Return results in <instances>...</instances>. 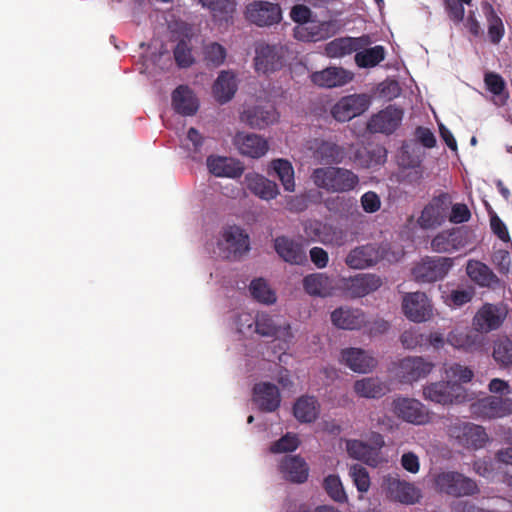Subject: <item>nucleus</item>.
Wrapping results in <instances>:
<instances>
[{"mask_svg": "<svg viewBox=\"0 0 512 512\" xmlns=\"http://www.w3.org/2000/svg\"><path fill=\"white\" fill-rule=\"evenodd\" d=\"M386 257V249L376 244H366L352 249L345 258V263L353 269H365L376 265Z\"/></svg>", "mask_w": 512, "mask_h": 512, "instance_id": "nucleus-13", "label": "nucleus"}, {"mask_svg": "<svg viewBox=\"0 0 512 512\" xmlns=\"http://www.w3.org/2000/svg\"><path fill=\"white\" fill-rule=\"evenodd\" d=\"M472 411L482 419L504 418L512 414V398L487 396L474 403Z\"/></svg>", "mask_w": 512, "mask_h": 512, "instance_id": "nucleus-10", "label": "nucleus"}, {"mask_svg": "<svg viewBox=\"0 0 512 512\" xmlns=\"http://www.w3.org/2000/svg\"><path fill=\"white\" fill-rule=\"evenodd\" d=\"M456 430L458 431L456 437L466 447L478 449L483 447L488 440L485 429L473 423H462L456 427Z\"/></svg>", "mask_w": 512, "mask_h": 512, "instance_id": "nucleus-30", "label": "nucleus"}, {"mask_svg": "<svg viewBox=\"0 0 512 512\" xmlns=\"http://www.w3.org/2000/svg\"><path fill=\"white\" fill-rule=\"evenodd\" d=\"M403 114L401 108L388 105L370 118L367 128L372 133L392 134L401 124Z\"/></svg>", "mask_w": 512, "mask_h": 512, "instance_id": "nucleus-15", "label": "nucleus"}, {"mask_svg": "<svg viewBox=\"0 0 512 512\" xmlns=\"http://www.w3.org/2000/svg\"><path fill=\"white\" fill-rule=\"evenodd\" d=\"M207 166L209 171L217 177L238 178L244 171L240 162L221 156H209Z\"/></svg>", "mask_w": 512, "mask_h": 512, "instance_id": "nucleus-29", "label": "nucleus"}, {"mask_svg": "<svg viewBox=\"0 0 512 512\" xmlns=\"http://www.w3.org/2000/svg\"><path fill=\"white\" fill-rule=\"evenodd\" d=\"M354 391L360 397L377 399L387 393L388 387L378 378L367 377L354 383Z\"/></svg>", "mask_w": 512, "mask_h": 512, "instance_id": "nucleus-41", "label": "nucleus"}, {"mask_svg": "<svg viewBox=\"0 0 512 512\" xmlns=\"http://www.w3.org/2000/svg\"><path fill=\"white\" fill-rule=\"evenodd\" d=\"M203 137L201 134L196 130L195 128L191 127L187 132L186 141L185 144L186 147L190 150H192L194 153H197L200 151V148L203 144Z\"/></svg>", "mask_w": 512, "mask_h": 512, "instance_id": "nucleus-64", "label": "nucleus"}, {"mask_svg": "<svg viewBox=\"0 0 512 512\" xmlns=\"http://www.w3.org/2000/svg\"><path fill=\"white\" fill-rule=\"evenodd\" d=\"M271 165L284 189L289 192L294 191V170L291 163L288 160L276 159L272 161Z\"/></svg>", "mask_w": 512, "mask_h": 512, "instance_id": "nucleus-47", "label": "nucleus"}, {"mask_svg": "<svg viewBox=\"0 0 512 512\" xmlns=\"http://www.w3.org/2000/svg\"><path fill=\"white\" fill-rule=\"evenodd\" d=\"M415 136L417 140L426 148H433L436 145L435 135L429 128L422 126L417 127Z\"/></svg>", "mask_w": 512, "mask_h": 512, "instance_id": "nucleus-62", "label": "nucleus"}, {"mask_svg": "<svg viewBox=\"0 0 512 512\" xmlns=\"http://www.w3.org/2000/svg\"><path fill=\"white\" fill-rule=\"evenodd\" d=\"M434 486L436 491L452 497L473 496L479 493L477 483L457 471L438 473L434 478Z\"/></svg>", "mask_w": 512, "mask_h": 512, "instance_id": "nucleus-2", "label": "nucleus"}, {"mask_svg": "<svg viewBox=\"0 0 512 512\" xmlns=\"http://www.w3.org/2000/svg\"><path fill=\"white\" fill-rule=\"evenodd\" d=\"M254 333L263 337H275L285 342H289L293 338L290 324L286 323L283 327L278 326L267 313H258L256 315Z\"/></svg>", "mask_w": 512, "mask_h": 512, "instance_id": "nucleus-25", "label": "nucleus"}, {"mask_svg": "<svg viewBox=\"0 0 512 512\" xmlns=\"http://www.w3.org/2000/svg\"><path fill=\"white\" fill-rule=\"evenodd\" d=\"M449 375L455 378L461 383H468L474 377V372L467 366H463L459 363H454L449 367Z\"/></svg>", "mask_w": 512, "mask_h": 512, "instance_id": "nucleus-59", "label": "nucleus"}, {"mask_svg": "<svg viewBox=\"0 0 512 512\" xmlns=\"http://www.w3.org/2000/svg\"><path fill=\"white\" fill-rule=\"evenodd\" d=\"M361 205L365 212L374 213L380 209L381 201L375 192L368 191L362 195Z\"/></svg>", "mask_w": 512, "mask_h": 512, "instance_id": "nucleus-60", "label": "nucleus"}, {"mask_svg": "<svg viewBox=\"0 0 512 512\" xmlns=\"http://www.w3.org/2000/svg\"><path fill=\"white\" fill-rule=\"evenodd\" d=\"M237 91L235 75L230 71H222L213 84V95L220 104L230 101Z\"/></svg>", "mask_w": 512, "mask_h": 512, "instance_id": "nucleus-35", "label": "nucleus"}, {"mask_svg": "<svg viewBox=\"0 0 512 512\" xmlns=\"http://www.w3.org/2000/svg\"><path fill=\"white\" fill-rule=\"evenodd\" d=\"M283 478L291 483L302 484L309 476V466L299 455H286L279 463Z\"/></svg>", "mask_w": 512, "mask_h": 512, "instance_id": "nucleus-20", "label": "nucleus"}, {"mask_svg": "<svg viewBox=\"0 0 512 512\" xmlns=\"http://www.w3.org/2000/svg\"><path fill=\"white\" fill-rule=\"evenodd\" d=\"M172 106L177 113L191 116L198 110V101L188 86L180 85L172 93Z\"/></svg>", "mask_w": 512, "mask_h": 512, "instance_id": "nucleus-31", "label": "nucleus"}, {"mask_svg": "<svg viewBox=\"0 0 512 512\" xmlns=\"http://www.w3.org/2000/svg\"><path fill=\"white\" fill-rule=\"evenodd\" d=\"M484 83L486 89L494 95L495 105H506L509 99V92L506 89V82L503 77L495 72H487L484 75Z\"/></svg>", "mask_w": 512, "mask_h": 512, "instance_id": "nucleus-43", "label": "nucleus"}, {"mask_svg": "<svg viewBox=\"0 0 512 512\" xmlns=\"http://www.w3.org/2000/svg\"><path fill=\"white\" fill-rule=\"evenodd\" d=\"M400 341L404 348L415 349L425 346V335L416 329H409L401 334Z\"/></svg>", "mask_w": 512, "mask_h": 512, "instance_id": "nucleus-55", "label": "nucleus"}, {"mask_svg": "<svg viewBox=\"0 0 512 512\" xmlns=\"http://www.w3.org/2000/svg\"><path fill=\"white\" fill-rule=\"evenodd\" d=\"M303 288L309 295L328 297L333 294V280L324 273H313L304 277Z\"/></svg>", "mask_w": 512, "mask_h": 512, "instance_id": "nucleus-34", "label": "nucleus"}, {"mask_svg": "<svg viewBox=\"0 0 512 512\" xmlns=\"http://www.w3.org/2000/svg\"><path fill=\"white\" fill-rule=\"evenodd\" d=\"M249 290H250L252 297L255 300H257L258 302L268 304V305L276 302L275 292L269 287L267 282L262 278L252 280L249 285Z\"/></svg>", "mask_w": 512, "mask_h": 512, "instance_id": "nucleus-48", "label": "nucleus"}, {"mask_svg": "<svg viewBox=\"0 0 512 512\" xmlns=\"http://www.w3.org/2000/svg\"><path fill=\"white\" fill-rule=\"evenodd\" d=\"M245 179L247 188L264 200L274 199L279 193L277 184L261 175L248 174Z\"/></svg>", "mask_w": 512, "mask_h": 512, "instance_id": "nucleus-36", "label": "nucleus"}, {"mask_svg": "<svg viewBox=\"0 0 512 512\" xmlns=\"http://www.w3.org/2000/svg\"><path fill=\"white\" fill-rule=\"evenodd\" d=\"M174 58L178 66L186 68L193 64L191 49L185 41H180L174 49Z\"/></svg>", "mask_w": 512, "mask_h": 512, "instance_id": "nucleus-56", "label": "nucleus"}, {"mask_svg": "<svg viewBox=\"0 0 512 512\" xmlns=\"http://www.w3.org/2000/svg\"><path fill=\"white\" fill-rule=\"evenodd\" d=\"M274 249L278 256L291 265H303L307 255L301 242L287 237L278 236L274 239Z\"/></svg>", "mask_w": 512, "mask_h": 512, "instance_id": "nucleus-19", "label": "nucleus"}, {"mask_svg": "<svg viewBox=\"0 0 512 512\" xmlns=\"http://www.w3.org/2000/svg\"><path fill=\"white\" fill-rule=\"evenodd\" d=\"M503 320L504 317L496 306L485 304L474 316L473 326L478 332L488 333L498 329Z\"/></svg>", "mask_w": 512, "mask_h": 512, "instance_id": "nucleus-27", "label": "nucleus"}, {"mask_svg": "<svg viewBox=\"0 0 512 512\" xmlns=\"http://www.w3.org/2000/svg\"><path fill=\"white\" fill-rule=\"evenodd\" d=\"M284 56V49L280 45L258 44L255 48V69L264 74L278 71L284 65Z\"/></svg>", "mask_w": 512, "mask_h": 512, "instance_id": "nucleus-11", "label": "nucleus"}, {"mask_svg": "<svg viewBox=\"0 0 512 512\" xmlns=\"http://www.w3.org/2000/svg\"><path fill=\"white\" fill-rule=\"evenodd\" d=\"M253 399L263 412L276 411L281 402L278 387L270 382H260L253 388Z\"/></svg>", "mask_w": 512, "mask_h": 512, "instance_id": "nucleus-24", "label": "nucleus"}, {"mask_svg": "<svg viewBox=\"0 0 512 512\" xmlns=\"http://www.w3.org/2000/svg\"><path fill=\"white\" fill-rule=\"evenodd\" d=\"M433 368L434 364L430 361H426L422 357L408 356L399 361L397 376L400 382L412 384L413 382L427 377Z\"/></svg>", "mask_w": 512, "mask_h": 512, "instance_id": "nucleus-12", "label": "nucleus"}, {"mask_svg": "<svg viewBox=\"0 0 512 512\" xmlns=\"http://www.w3.org/2000/svg\"><path fill=\"white\" fill-rule=\"evenodd\" d=\"M453 265V258L426 256L413 267L412 274L419 283H433L442 280Z\"/></svg>", "mask_w": 512, "mask_h": 512, "instance_id": "nucleus-3", "label": "nucleus"}, {"mask_svg": "<svg viewBox=\"0 0 512 512\" xmlns=\"http://www.w3.org/2000/svg\"><path fill=\"white\" fill-rule=\"evenodd\" d=\"M402 308L405 316L416 323L427 321L432 315L431 303L423 292L407 293Z\"/></svg>", "mask_w": 512, "mask_h": 512, "instance_id": "nucleus-16", "label": "nucleus"}, {"mask_svg": "<svg viewBox=\"0 0 512 512\" xmlns=\"http://www.w3.org/2000/svg\"><path fill=\"white\" fill-rule=\"evenodd\" d=\"M423 395L427 400L442 405H448L454 402L460 403L464 401L466 398V390L456 381H441L425 386Z\"/></svg>", "mask_w": 512, "mask_h": 512, "instance_id": "nucleus-6", "label": "nucleus"}, {"mask_svg": "<svg viewBox=\"0 0 512 512\" xmlns=\"http://www.w3.org/2000/svg\"><path fill=\"white\" fill-rule=\"evenodd\" d=\"M490 227L492 232L502 241H510V235L505 223L497 216L493 215L490 218Z\"/></svg>", "mask_w": 512, "mask_h": 512, "instance_id": "nucleus-61", "label": "nucleus"}, {"mask_svg": "<svg viewBox=\"0 0 512 512\" xmlns=\"http://www.w3.org/2000/svg\"><path fill=\"white\" fill-rule=\"evenodd\" d=\"M448 17L455 24H460L464 19L465 9L460 0H443Z\"/></svg>", "mask_w": 512, "mask_h": 512, "instance_id": "nucleus-57", "label": "nucleus"}, {"mask_svg": "<svg viewBox=\"0 0 512 512\" xmlns=\"http://www.w3.org/2000/svg\"><path fill=\"white\" fill-rule=\"evenodd\" d=\"M474 289L472 287L466 289H454L447 297L449 306L461 307L469 303L474 297Z\"/></svg>", "mask_w": 512, "mask_h": 512, "instance_id": "nucleus-54", "label": "nucleus"}, {"mask_svg": "<svg viewBox=\"0 0 512 512\" xmlns=\"http://www.w3.org/2000/svg\"><path fill=\"white\" fill-rule=\"evenodd\" d=\"M341 361L352 371L369 373L378 364L376 358L361 348H346L341 351Z\"/></svg>", "mask_w": 512, "mask_h": 512, "instance_id": "nucleus-21", "label": "nucleus"}, {"mask_svg": "<svg viewBox=\"0 0 512 512\" xmlns=\"http://www.w3.org/2000/svg\"><path fill=\"white\" fill-rule=\"evenodd\" d=\"M451 207L449 214V221L454 224H461L468 222L471 218V212L468 206L464 203H456Z\"/></svg>", "mask_w": 512, "mask_h": 512, "instance_id": "nucleus-58", "label": "nucleus"}, {"mask_svg": "<svg viewBox=\"0 0 512 512\" xmlns=\"http://www.w3.org/2000/svg\"><path fill=\"white\" fill-rule=\"evenodd\" d=\"M392 412L397 418L414 425H424L430 420L428 410L414 398H395L392 402Z\"/></svg>", "mask_w": 512, "mask_h": 512, "instance_id": "nucleus-8", "label": "nucleus"}, {"mask_svg": "<svg viewBox=\"0 0 512 512\" xmlns=\"http://www.w3.org/2000/svg\"><path fill=\"white\" fill-rule=\"evenodd\" d=\"M348 152L344 146L331 141H321L315 150V157L325 165H338L345 162Z\"/></svg>", "mask_w": 512, "mask_h": 512, "instance_id": "nucleus-32", "label": "nucleus"}, {"mask_svg": "<svg viewBox=\"0 0 512 512\" xmlns=\"http://www.w3.org/2000/svg\"><path fill=\"white\" fill-rule=\"evenodd\" d=\"M382 486L388 499L401 504L413 505L418 503L422 497L421 490L418 487L400 479L398 476H385Z\"/></svg>", "mask_w": 512, "mask_h": 512, "instance_id": "nucleus-7", "label": "nucleus"}, {"mask_svg": "<svg viewBox=\"0 0 512 512\" xmlns=\"http://www.w3.org/2000/svg\"><path fill=\"white\" fill-rule=\"evenodd\" d=\"M331 26L329 22H310L307 26L298 27L295 30V37L304 42L325 40L332 35Z\"/></svg>", "mask_w": 512, "mask_h": 512, "instance_id": "nucleus-38", "label": "nucleus"}, {"mask_svg": "<svg viewBox=\"0 0 512 512\" xmlns=\"http://www.w3.org/2000/svg\"><path fill=\"white\" fill-rule=\"evenodd\" d=\"M346 450L351 458L363 461L372 467L378 465L379 452L365 442L357 439L346 440Z\"/></svg>", "mask_w": 512, "mask_h": 512, "instance_id": "nucleus-37", "label": "nucleus"}, {"mask_svg": "<svg viewBox=\"0 0 512 512\" xmlns=\"http://www.w3.org/2000/svg\"><path fill=\"white\" fill-rule=\"evenodd\" d=\"M310 259L317 268L322 269L328 265L329 255L323 248L313 247L310 250Z\"/></svg>", "mask_w": 512, "mask_h": 512, "instance_id": "nucleus-63", "label": "nucleus"}, {"mask_svg": "<svg viewBox=\"0 0 512 512\" xmlns=\"http://www.w3.org/2000/svg\"><path fill=\"white\" fill-rule=\"evenodd\" d=\"M218 246L227 258H236L249 250V237L241 228L229 226L224 229Z\"/></svg>", "mask_w": 512, "mask_h": 512, "instance_id": "nucleus-17", "label": "nucleus"}, {"mask_svg": "<svg viewBox=\"0 0 512 512\" xmlns=\"http://www.w3.org/2000/svg\"><path fill=\"white\" fill-rule=\"evenodd\" d=\"M313 84L323 88L344 86L353 79V73L342 67H328L310 75Z\"/></svg>", "mask_w": 512, "mask_h": 512, "instance_id": "nucleus-23", "label": "nucleus"}, {"mask_svg": "<svg viewBox=\"0 0 512 512\" xmlns=\"http://www.w3.org/2000/svg\"><path fill=\"white\" fill-rule=\"evenodd\" d=\"M462 246L463 243L458 241L454 230H444L438 233L431 241V249L437 253H450Z\"/></svg>", "mask_w": 512, "mask_h": 512, "instance_id": "nucleus-45", "label": "nucleus"}, {"mask_svg": "<svg viewBox=\"0 0 512 512\" xmlns=\"http://www.w3.org/2000/svg\"><path fill=\"white\" fill-rule=\"evenodd\" d=\"M447 343L456 349L472 353L481 350L483 337L474 332L453 330L447 335Z\"/></svg>", "mask_w": 512, "mask_h": 512, "instance_id": "nucleus-33", "label": "nucleus"}, {"mask_svg": "<svg viewBox=\"0 0 512 512\" xmlns=\"http://www.w3.org/2000/svg\"><path fill=\"white\" fill-rule=\"evenodd\" d=\"M482 10L488 24L489 40L493 44H498L505 33L503 21L489 2L482 3Z\"/></svg>", "mask_w": 512, "mask_h": 512, "instance_id": "nucleus-42", "label": "nucleus"}, {"mask_svg": "<svg viewBox=\"0 0 512 512\" xmlns=\"http://www.w3.org/2000/svg\"><path fill=\"white\" fill-rule=\"evenodd\" d=\"M385 48L381 45H376L371 48L364 47L355 54V63L360 68H372L377 66L385 59Z\"/></svg>", "mask_w": 512, "mask_h": 512, "instance_id": "nucleus-44", "label": "nucleus"}, {"mask_svg": "<svg viewBox=\"0 0 512 512\" xmlns=\"http://www.w3.org/2000/svg\"><path fill=\"white\" fill-rule=\"evenodd\" d=\"M205 7L210 9L214 18L228 21L236 10V3L234 0H209Z\"/></svg>", "mask_w": 512, "mask_h": 512, "instance_id": "nucleus-50", "label": "nucleus"}, {"mask_svg": "<svg viewBox=\"0 0 512 512\" xmlns=\"http://www.w3.org/2000/svg\"><path fill=\"white\" fill-rule=\"evenodd\" d=\"M235 144L242 155L251 158H260L268 150L267 141L256 134L238 133L235 136Z\"/></svg>", "mask_w": 512, "mask_h": 512, "instance_id": "nucleus-28", "label": "nucleus"}, {"mask_svg": "<svg viewBox=\"0 0 512 512\" xmlns=\"http://www.w3.org/2000/svg\"><path fill=\"white\" fill-rule=\"evenodd\" d=\"M320 406L313 396H302L295 402L293 413L297 420L303 423L315 421L319 415Z\"/></svg>", "mask_w": 512, "mask_h": 512, "instance_id": "nucleus-39", "label": "nucleus"}, {"mask_svg": "<svg viewBox=\"0 0 512 512\" xmlns=\"http://www.w3.org/2000/svg\"><path fill=\"white\" fill-rule=\"evenodd\" d=\"M330 318L334 326L343 330H360L367 324L365 313L358 308L339 307Z\"/></svg>", "mask_w": 512, "mask_h": 512, "instance_id": "nucleus-22", "label": "nucleus"}, {"mask_svg": "<svg viewBox=\"0 0 512 512\" xmlns=\"http://www.w3.org/2000/svg\"><path fill=\"white\" fill-rule=\"evenodd\" d=\"M227 51L217 42H209L203 46V57L207 66L219 67L226 59Z\"/></svg>", "mask_w": 512, "mask_h": 512, "instance_id": "nucleus-49", "label": "nucleus"}, {"mask_svg": "<svg viewBox=\"0 0 512 512\" xmlns=\"http://www.w3.org/2000/svg\"><path fill=\"white\" fill-rule=\"evenodd\" d=\"M324 489L327 494L335 501L339 503L347 502V495L344 491L342 482L337 475H329L324 479Z\"/></svg>", "mask_w": 512, "mask_h": 512, "instance_id": "nucleus-51", "label": "nucleus"}, {"mask_svg": "<svg viewBox=\"0 0 512 512\" xmlns=\"http://www.w3.org/2000/svg\"><path fill=\"white\" fill-rule=\"evenodd\" d=\"M451 203V196L446 192L434 196L423 208L418 218L419 226L423 229H434L441 226L448 217Z\"/></svg>", "mask_w": 512, "mask_h": 512, "instance_id": "nucleus-5", "label": "nucleus"}, {"mask_svg": "<svg viewBox=\"0 0 512 512\" xmlns=\"http://www.w3.org/2000/svg\"><path fill=\"white\" fill-rule=\"evenodd\" d=\"M349 476L360 493H365L369 490L371 485L370 476L364 466L360 464L351 465Z\"/></svg>", "mask_w": 512, "mask_h": 512, "instance_id": "nucleus-52", "label": "nucleus"}, {"mask_svg": "<svg viewBox=\"0 0 512 512\" xmlns=\"http://www.w3.org/2000/svg\"><path fill=\"white\" fill-rule=\"evenodd\" d=\"M245 17L256 26L266 27L279 23L282 19V12L278 4L258 0L246 6Z\"/></svg>", "mask_w": 512, "mask_h": 512, "instance_id": "nucleus-9", "label": "nucleus"}, {"mask_svg": "<svg viewBox=\"0 0 512 512\" xmlns=\"http://www.w3.org/2000/svg\"><path fill=\"white\" fill-rule=\"evenodd\" d=\"M369 107V99L365 94H354L343 97L332 108V116L339 122H346L364 113Z\"/></svg>", "mask_w": 512, "mask_h": 512, "instance_id": "nucleus-14", "label": "nucleus"}, {"mask_svg": "<svg viewBox=\"0 0 512 512\" xmlns=\"http://www.w3.org/2000/svg\"><path fill=\"white\" fill-rule=\"evenodd\" d=\"M311 179L316 187L328 193L350 192L359 184V177L352 170L335 166L314 169Z\"/></svg>", "mask_w": 512, "mask_h": 512, "instance_id": "nucleus-1", "label": "nucleus"}, {"mask_svg": "<svg viewBox=\"0 0 512 512\" xmlns=\"http://www.w3.org/2000/svg\"><path fill=\"white\" fill-rule=\"evenodd\" d=\"M336 286L345 297L356 299L378 290L382 286V279L376 274L362 273L353 277H343Z\"/></svg>", "mask_w": 512, "mask_h": 512, "instance_id": "nucleus-4", "label": "nucleus"}, {"mask_svg": "<svg viewBox=\"0 0 512 512\" xmlns=\"http://www.w3.org/2000/svg\"><path fill=\"white\" fill-rule=\"evenodd\" d=\"M371 43L372 40L369 35H362L360 37H339L325 45V54L329 58H342L364 47H368Z\"/></svg>", "mask_w": 512, "mask_h": 512, "instance_id": "nucleus-18", "label": "nucleus"}, {"mask_svg": "<svg viewBox=\"0 0 512 512\" xmlns=\"http://www.w3.org/2000/svg\"><path fill=\"white\" fill-rule=\"evenodd\" d=\"M492 357L501 368L512 366V340L502 336L494 340Z\"/></svg>", "mask_w": 512, "mask_h": 512, "instance_id": "nucleus-46", "label": "nucleus"}, {"mask_svg": "<svg viewBox=\"0 0 512 512\" xmlns=\"http://www.w3.org/2000/svg\"><path fill=\"white\" fill-rule=\"evenodd\" d=\"M299 444L300 443L296 435L287 433L279 440L272 443L270 446V452L274 454L292 452L298 448Z\"/></svg>", "mask_w": 512, "mask_h": 512, "instance_id": "nucleus-53", "label": "nucleus"}, {"mask_svg": "<svg viewBox=\"0 0 512 512\" xmlns=\"http://www.w3.org/2000/svg\"><path fill=\"white\" fill-rule=\"evenodd\" d=\"M466 271L471 280L481 287H492L499 282L494 272L482 262L470 260Z\"/></svg>", "mask_w": 512, "mask_h": 512, "instance_id": "nucleus-40", "label": "nucleus"}, {"mask_svg": "<svg viewBox=\"0 0 512 512\" xmlns=\"http://www.w3.org/2000/svg\"><path fill=\"white\" fill-rule=\"evenodd\" d=\"M278 118L276 109L272 106L262 107L255 106L245 109L240 119L243 123L247 124L251 128L263 129L270 124L274 123Z\"/></svg>", "mask_w": 512, "mask_h": 512, "instance_id": "nucleus-26", "label": "nucleus"}]
</instances>
